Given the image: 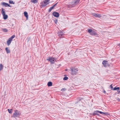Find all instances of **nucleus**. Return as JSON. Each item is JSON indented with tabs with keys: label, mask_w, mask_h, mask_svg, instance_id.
Listing matches in <instances>:
<instances>
[{
	"label": "nucleus",
	"mask_w": 120,
	"mask_h": 120,
	"mask_svg": "<svg viewBox=\"0 0 120 120\" xmlns=\"http://www.w3.org/2000/svg\"><path fill=\"white\" fill-rule=\"evenodd\" d=\"M88 32L91 35H94L96 37H99L98 34L94 31L93 30L91 29H88Z\"/></svg>",
	"instance_id": "nucleus-1"
},
{
	"label": "nucleus",
	"mask_w": 120,
	"mask_h": 120,
	"mask_svg": "<svg viewBox=\"0 0 120 120\" xmlns=\"http://www.w3.org/2000/svg\"><path fill=\"white\" fill-rule=\"evenodd\" d=\"M71 72V75H76L78 73V69L77 68L71 67L70 68Z\"/></svg>",
	"instance_id": "nucleus-2"
},
{
	"label": "nucleus",
	"mask_w": 120,
	"mask_h": 120,
	"mask_svg": "<svg viewBox=\"0 0 120 120\" xmlns=\"http://www.w3.org/2000/svg\"><path fill=\"white\" fill-rule=\"evenodd\" d=\"M58 34V36L60 38H64V36L65 35V34L64 33L63 31H62L61 30H59L57 33Z\"/></svg>",
	"instance_id": "nucleus-3"
},
{
	"label": "nucleus",
	"mask_w": 120,
	"mask_h": 120,
	"mask_svg": "<svg viewBox=\"0 0 120 120\" xmlns=\"http://www.w3.org/2000/svg\"><path fill=\"white\" fill-rule=\"evenodd\" d=\"M46 60L50 62L51 64H54V57L52 56L48 57V58L46 59Z\"/></svg>",
	"instance_id": "nucleus-4"
},
{
	"label": "nucleus",
	"mask_w": 120,
	"mask_h": 120,
	"mask_svg": "<svg viewBox=\"0 0 120 120\" xmlns=\"http://www.w3.org/2000/svg\"><path fill=\"white\" fill-rule=\"evenodd\" d=\"M21 113H20V112H19L17 110H15V111L13 115V117L15 118V117H19L21 115Z\"/></svg>",
	"instance_id": "nucleus-5"
},
{
	"label": "nucleus",
	"mask_w": 120,
	"mask_h": 120,
	"mask_svg": "<svg viewBox=\"0 0 120 120\" xmlns=\"http://www.w3.org/2000/svg\"><path fill=\"white\" fill-rule=\"evenodd\" d=\"M2 14L3 15V19L4 20L8 18V15H6L5 13V10L3 9V8H2L1 9Z\"/></svg>",
	"instance_id": "nucleus-6"
},
{
	"label": "nucleus",
	"mask_w": 120,
	"mask_h": 120,
	"mask_svg": "<svg viewBox=\"0 0 120 120\" xmlns=\"http://www.w3.org/2000/svg\"><path fill=\"white\" fill-rule=\"evenodd\" d=\"M102 64L104 65V66L105 67L108 66L109 67V64L107 61L106 60H103L102 61Z\"/></svg>",
	"instance_id": "nucleus-7"
},
{
	"label": "nucleus",
	"mask_w": 120,
	"mask_h": 120,
	"mask_svg": "<svg viewBox=\"0 0 120 120\" xmlns=\"http://www.w3.org/2000/svg\"><path fill=\"white\" fill-rule=\"evenodd\" d=\"M52 15L55 17L58 18L59 17V13L56 11H54L52 13Z\"/></svg>",
	"instance_id": "nucleus-8"
},
{
	"label": "nucleus",
	"mask_w": 120,
	"mask_h": 120,
	"mask_svg": "<svg viewBox=\"0 0 120 120\" xmlns=\"http://www.w3.org/2000/svg\"><path fill=\"white\" fill-rule=\"evenodd\" d=\"M80 0H73L72 4L74 5H75L79 2Z\"/></svg>",
	"instance_id": "nucleus-9"
},
{
	"label": "nucleus",
	"mask_w": 120,
	"mask_h": 120,
	"mask_svg": "<svg viewBox=\"0 0 120 120\" xmlns=\"http://www.w3.org/2000/svg\"><path fill=\"white\" fill-rule=\"evenodd\" d=\"M1 4L3 6H4L5 7H7L8 6L10 7H11V6L10 4L4 2H2L1 3Z\"/></svg>",
	"instance_id": "nucleus-10"
},
{
	"label": "nucleus",
	"mask_w": 120,
	"mask_h": 120,
	"mask_svg": "<svg viewBox=\"0 0 120 120\" xmlns=\"http://www.w3.org/2000/svg\"><path fill=\"white\" fill-rule=\"evenodd\" d=\"M98 111L99 110L94 111L93 113H90V114L92 116H95V115H97L98 113H99Z\"/></svg>",
	"instance_id": "nucleus-11"
},
{
	"label": "nucleus",
	"mask_w": 120,
	"mask_h": 120,
	"mask_svg": "<svg viewBox=\"0 0 120 120\" xmlns=\"http://www.w3.org/2000/svg\"><path fill=\"white\" fill-rule=\"evenodd\" d=\"M82 99L81 98H77L76 100V101L75 102V104H76L77 103H78L79 102V101H80Z\"/></svg>",
	"instance_id": "nucleus-12"
},
{
	"label": "nucleus",
	"mask_w": 120,
	"mask_h": 120,
	"mask_svg": "<svg viewBox=\"0 0 120 120\" xmlns=\"http://www.w3.org/2000/svg\"><path fill=\"white\" fill-rule=\"evenodd\" d=\"M93 15L94 16H95L97 17L100 18L101 17V15L98 13L97 14L94 13L93 14Z\"/></svg>",
	"instance_id": "nucleus-13"
},
{
	"label": "nucleus",
	"mask_w": 120,
	"mask_h": 120,
	"mask_svg": "<svg viewBox=\"0 0 120 120\" xmlns=\"http://www.w3.org/2000/svg\"><path fill=\"white\" fill-rule=\"evenodd\" d=\"M40 7L41 8H43L45 6H46V4H44L43 1L42 2L40 3Z\"/></svg>",
	"instance_id": "nucleus-14"
},
{
	"label": "nucleus",
	"mask_w": 120,
	"mask_h": 120,
	"mask_svg": "<svg viewBox=\"0 0 120 120\" xmlns=\"http://www.w3.org/2000/svg\"><path fill=\"white\" fill-rule=\"evenodd\" d=\"M12 40H11V39H10L9 38L8 39V40L7 41V45L8 46L11 43Z\"/></svg>",
	"instance_id": "nucleus-15"
},
{
	"label": "nucleus",
	"mask_w": 120,
	"mask_h": 120,
	"mask_svg": "<svg viewBox=\"0 0 120 120\" xmlns=\"http://www.w3.org/2000/svg\"><path fill=\"white\" fill-rule=\"evenodd\" d=\"M24 16L26 17V19L27 20L28 19V16L27 12L26 11H25L24 12Z\"/></svg>",
	"instance_id": "nucleus-16"
},
{
	"label": "nucleus",
	"mask_w": 120,
	"mask_h": 120,
	"mask_svg": "<svg viewBox=\"0 0 120 120\" xmlns=\"http://www.w3.org/2000/svg\"><path fill=\"white\" fill-rule=\"evenodd\" d=\"M50 0H45L44 1H43L44 4H46L47 5V4H49V1Z\"/></svg>",
	"instance_id": "nucleus-17"
},
{
	"label": "nucleus",
	"mask_w": 120,
	"mask_h": 120,
	"mask_svg": "<svg viewBox=\"0 0 120 120\" xmlns=\"http://www.w3.org/2000/svg\"><path fill=\"white\" fill-rule=\"evenodd\" d=\"M5 50L6 52L8 54L10 53V51L8 47H6Z\"/></svg>",
	"instance_id": "nucleus-18"
},
{
	"label": "nucleus",
	"mask_w": 120,
	"mask_h": 120,
	"mask_svg": "<svg viewBox=\"0 0 120 120\" xmlns=\"http://www.w3.org/2000/svg\"><path fill=\"white\" fill-rule=\"evenodd\" d=\"M47 85L49 87L51 86L52 85V83L51 82H49L48 83Z\"/></svg>",
	"instance_id": "nucleus-19"
},
{
	"label": "nucleus",
	"mask_w": 120,
	"mask_h": 120,
	"mask_svg": "<svg viewBox=\"0 0 120 120\" xmlns=\"http://www.w3.org/2000/svg\"><path fill=\"white\" fill-rule=\"evenodd\" d=\"M120 89V87H115L113 88L112 89V90H119Z\"/></svg>",
	"instance_id": "nucleus-20"
},
{
	"label": "nucleus",
	"mask_w": 120,
	"mask_h": 120,
	"mask_svg": "<svg viewBox=\"0 0 120 120\" xmlns=\"http://www.w3.org/2000/svg\"><path fill=\"white\" fill-rule=\"evenodd\" d=\"M103 115L107 116H110V114L109 112H104V113H103Z\"/></svg>",
	"instance_id": "nucleus-21"
},
{
	"label": "nucleus",
	"mask_w": 120,
	"mask_h": 120,
	"mask_svg": "<svg viewBox=\"0 0 120 120\" xmlns=\"http://www.w3.org/2000/svg\"><path fill=\"white\" fill-rule=\"evenodd\" d=\"M38 0H31V2H33L34 4L38 2Z\"/></svg>",
	"instance_id": "nucleus-22"
},
{
	"label": "nucleus",
	"mask_w": 120,
	"mask_h": 120,
	"mask_svg": "<svg viewBox=\"0 0 120 120\" xmlns=\"http://www.w3.org/2000/svg\"><path fill=\"white\" fill-rule=\"evenodd\" d=\"M2 31L6 33L8 32V30L6 28H4L2 29Z\"/></svg>",
	"instance_id": "nucleus-23"
},
{
	"label": "nucleus",
	"mask_w": 120,
	"mask_h": 120,
	"mask_svg": "<svg viewBox=\"0 0 120 120\" xmlns=\"http://www.w3.org/2000/svg\"><path fill=\"white\" fill-rule=\"evenodd\" d=\"M54 8L52 6L50 7V8H49V9L48 10V12H50L52 10H53Z\"/></svg>",
	"instance_id": "nucleus-24"
},
{
	"label": "nucleus",
	"mask_w": 120,
	"mask_h": 120,
	"mask_svg": "<svg viewBox=\"0 0 120 120\" xmlns=\"http://www.w3.org/2000/svg\"><path fill=\"white\" fill-rule=\"evenodd\" d=\"M3 66L2 64L0 65V71H1L3 69Z\"/></svg>",
	"instance_id": "nucleus-25"
},
{
	"label": "nucleus",
	"mask_w": 120,
	"mask_h": 120,
	"mask_svg": "<svg viewBox=\"0 0 120 120\" xmlns=\"http://www.w3.org/2000/svg\"><path fill=\"white\" fill-rule=\"evenodd\" d=\"M13 110L12 109H8V112L10 113H11L12 112Z\"/></svg>",
	"instance_id": "nucleus-26"
},
{
	"label": "nucleus",
	"mask_w": 120,
	"mask_h": 120,
	"mask_svg": "<svg viewBox=\"0 0 120 120\" xmlns=\"http://www.w3.org/2000/svg\"><path fill=\"white\" fill-rule=\"evenodd\" d=\"M15 37V36L14 35H13L9 38L12 40V39L14 38Z\"/></svg>",
	"instance_id": "nucleus-27"
},
{
	"label": "nucleus",
	"mask_w": 120,
	"mask_h": 120,
	"mask_svg": "<svg viewBox=\"0 0 120 120\" xmlns=\"http://www.w3.org/2000/svg\"><path fill=\"white\" fill-rule=\"evenodd\" d=\"M68 78L66 76H65L63 78V80H66L68 79Z\"/></svg>",
	"instance_id": "nucleus-28"
},
{
	"label": "nucleus",
	"mask_w": 120,
	"mask_h": 120,
	"mask_svg": "<svg viewBox=\"0 0 120 120\" xmlns=\"http://www.w3.org/2000/svg\"><path fill=\"white\" fill-rule=\"evenodd\" d=\"M54 20V21L56 24L58 22V19H56V18Z\"/></svg>",
	"instance_id": "nucleus-29"
},
{
	"label": "nucleus",
	"mask_w": 120,
	"mask_h": 120,
	"mask_svg": "<svg viewBox=\"0 0 120 120\" xmlns=\"http://www.w3.org/2000/svg\"><path fill=\"white\" fill-rule=\"evenodd\" d=\"M9 3L11 4H14V2L12 0H9Z\"/></svg>",
	"instance_id": "nucleus-30"
},
{
	"label": "nucleus",
	"mask_w": 120,
	"mask_h": 120,
	"mask_svg": "<svg viewBox=\"0 0 120 120\" xmlns=\"http://www.w3.org/2000/svg\"><path fill=\"white\" fill-rule=\"evenodd\" d=\"M54 63L55 62H57L58 61V59L55 57H54Z\"/></svg>",
	"instance_id": "nucleus-31"
},
{
	"label": "nucleus",
	"mask_w": 120,
	"mask_h": 120,
	"mask_svg": "<svg viewBox=\"0 0 120 120\" xmlns=\"http://www.w3.org/2000/svg\"><path fill=\"white\" fill-rule=\"evenodd\" d=\"M112 84H111L110 86V87L111 90H112V89H113V87L112 86Z\"/></svg>",
	"instance_id": "nucleus-32"
},
{
	"label": "nucleus",
	"mask_w": 120,
	"mask_h": 120,
	"mask_svg": "<svg viewBox=\"0 0 120 120\" xmlns=\"http://www.w3.org/2000/svg\"><path fill=\"white\" fill-rule=\"evenodd\" d=\"M99 113H100L101 114H102V115H103V113H104V112H101V111H99Z\"/></svg>",
	"instance_id": "nucleus-33"
},
{
	"label": "nucleus",
	"mask_w": 120,
	"mask_h": 120,
	"mask_svg": "<svg viewBox=\"0 0 120 120\" xmlns=\"http://www.w3.org/2000/svg\"><path fill=\"white\" fill-rule=\"evenodd\" d=\"M58 3V2H57L55 4H54L53 6H52V7L54 8L57 5V4Z\"/></svg>",
	"instance_id": "nucleus-34"
},
{
	"label": "nucleus",
	"mask_w": 120,
	"mask_h": 120,
	"mask_svg": "<svg viewBox=\"0 0 120 120\" xmlns=\"http://www.w3.org/2000/svg\"><path fill=\"white\" fill-rule=\"evenodd\" d=\"M66 90V89H65V88H62L61 89V91H64L65 90Z\"/></svg>",
	"instance_id": "nucleus-35"
},
{
	"label": "nucleus",
	"mask_w": 120,
	"mask_h": 120,
	"mask_svg": "<svg viewBox=\"0 0 120 120\" xmlns=\"http://www.w3.org/2000/svg\"><path fill=\"white\" fill-rule=\"evenodd\" d=\"M117 101H120V99L119 98H118L117 99Z\"/></svg>",
	"instance_id": "nucleus-36"
},
{
	"label": "nucleus",
	"mask_w": 120,
	"mask_h": 120,
	"mask_svg": "<svg viewBox=\"0 0 120 120\" xmlns=\"http://www.w3.org/2000/svg\"><path fill=\"white\" fill-rule=\"evenodd\" d=\"M103 93H104L105 94V93H106V91H105V90L104 91H103Z\"/></svg>",
	"instance_id": "nucleus-37"
},
{
	"label": "nucleus",
	"mask_w": 120,
	"mask_h": 120,
	"mask_svg": "<svg viewBox=\"0 0 120 120\" xmlns=\"http://www.w3.org/2000/svg\"><path fill=\"white\" fill-rule=\"evenodd\" d=\"M97 115H98V116H100V115L99 114H98V113L97 114Z\"/></svg>",
	"instance_id": "nucleus-38"
},
{
	"label": "nucleus",
	"mask_w": 120,
	"mask_h": 120,
	"mask_svg": "<svg viewBox=\"0 0 120 120\" xmlns=\"http://www.w3.org/2000/svg\"><path fill=\"white\" fill-rule=\"evenodd\" d=\"M117 92L118 93H120V91H119V90H117Z\"/></svg>",
	"instance_id": "nucleus-39"
},
{
	"label": "nucleus",
	"mask_w": 120,
	"mask_h": 120,
	"mask_svg": "<svg viewBox=\"0 0 120 120\" xmlns=\"http://www.w3.org/2000/svg\"><path fill=\"white\" fill-rule=\"evenodd\" d=\"M67 70H68V69H66L65 70V71H67Z\"/></svg>",
	"instance_id": "nucleus-40"
},
{
	"label": "nucleus",
	"mask_w": 120,
	"mask_h": 120,
	"mask_svg": "<svg viewBox=\"0 0 120 120\" xmlns=\"http://www.w3.org/2000/svg\"><path fill=\"white\" fill-rule=\"evenodd\" d=\"M120 45V44H119V45Z\"/></svg>",
	"instance_id": "nucleus-41"
}]
</instances>
